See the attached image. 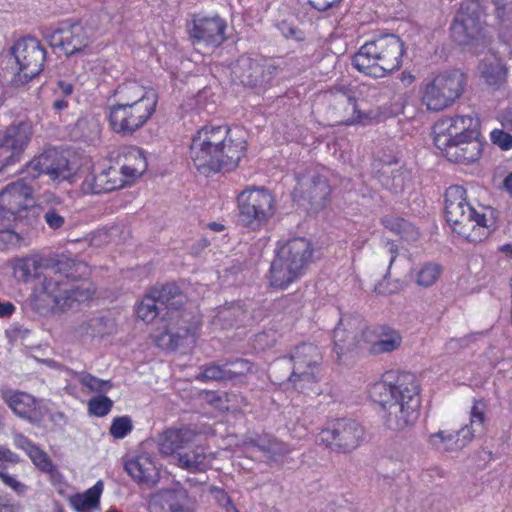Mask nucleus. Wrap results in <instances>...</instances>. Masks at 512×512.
Listing matches in <instances>:
<instances>
[{
  "instance_id": "nucleus-1",
  "label": "nucleus",
  "mask_w": 512,
  "mask_h": 512,
  "mask_svg": "<svg viewBox=\"0 0 512 512\" xmlns=\"http://www.w3.org/2000/svg\"><path fill=\"white\" fill-rule=\"evenodd\" d=\"M246 151V132L224 125L204 126L193 136L190 158L205 175L237 167Z\"/></svg>"
},
{
  "instance_id": "nucleus-2",
  "label": "nucleus",
  "mask_w": 512,
  "mask_h": 512,
  "mask_svg": "<svg viewBox=\"0 0 512 512\" xmlns=\"http://www.w3.org/2000/svg\"><path fill=\"white\" fill-rule=\"evenodd\" d=\"M420 385L408 372H389L371 388V397L385 411V423L391 430L411 427L419 417Z\"/></svg>"
},
{
  "instance_id": "nucleus-3",
  "label": "nucleus",
  "mask_w": 512,
  "mask_h": 512,
  "mask_svg": "<svg viewBox=\"0 0 512 512\" xmlns=\"http://www.w3.org/2000/svg\"><path fill=\"white\" fill-rule=\"evenodd\" d=\"M112 97L107 108L108 122L115 133L124 136H131L146 125L158 104L156 90L136 81L119 84Z\"/></svg>"
},
{
  "instance_id": "nucleus-4",
  "label": "nucleus",
  "mask_w": 512,
  "mask_h": 512,
  "mask_svg": "<svg viewBox=\"0 0 512 512\" xmlns=\"http://www.w3.org/2000/svg\"><path fill=\"white\" fill-rule=\"evenodd\" d=\"M87 274L88 267L84 263L62 256L44 268L42 292L53 307L60 310L70 308L74 302L87 301L95 294L91 283H77Z\"/></svg>"
},
{
  "instance_id": "nucleus-5",
  "label": "nucleus",
  "mask_w": 512,
  "mask_h": 512,
  "mask_svg": "<svg viewBox=\"0 0 512 512\" xmlns=\"http://www.w3.org/2000/svg\"><path fill=\"white\" fill-rule=\"evenodd\" d=\"M487 208L478 209L467 201L466 190L459 185L445 192V217L454 232L471 242H481L492 231V223L486 217Z\"/></svg>"
},
{
  "instance_id": "nucleus-6",
  "label": "nucleus",
  "mask_w": 512,
  "mask_h": 512,
  "mask_svg": "<svg viewBox=\"0 0 512 512\" xmlns=\"http://www.w3.org/2000/svg\"><path fill=\"white\" fill-rule=\"evenodd\" d=\"M404 43L394 34L381 35L360 47L352 59L361 73L382 78L402 65Z\"/></svg>"
},
{
  "instance_id": "nucleus-7",
  "label": "nucleus",
  "mask_w": 512,
  "mask_h": 512,
  "mask_svg": "<svg viewBox=\"0 0 512 512\" xmlns=\"http://www.w3.org/2000/svg\"><path fill=\"white\" fill-rule=\"evenodd\" d=\"M198 434L190 428H170L159 438V451L164 456H172L173 463L189 472H202L208 469L214 459L202 445L196 442Z\"/></svg>"
},
{
  "instance_id": "nucleus-8",
  "label": "nucleus",
  "mask_w": 512,
  "mask_h": 512,
  "mask_svg": "<svg viewBox=\"0 0 512 512\" xmlns=\"http://www.w3.org/2000/svg\"><path fill=\"white\" fill-rule=\"evenodd\" d=\"M289 359L292 370L285 380H276L284 383L299 393L306 395H319L321 381L323 354L320 348L313 343H302L291 349Z\"/></svg>"
},
{
  "instance_id": "nucleus-9",
  "label": "nucleus",
  "mask_w": 512,
  "mask_h": 512,
  "mask_svg": "<svg viewBox=\"0 0 512 512\" xmlns=\"http://www.w3.org/2000/svg\"><path fill=\"white\" fill-rule=\"evenodd\" d=\"M144 152L139 148H131L126 155V162L120 168L108 167L89 173L81 184L85 194H100L124 187L140 177L147 169Z\"/></svg>"
},
{
  "instance_id": "nucleus-10",
  "label": "nucleus",
  "mask_w": 512,
  "mask_h": 512,
  "mask_svg": "<svg viewBox=\"0 0 512 512\" xmlns=\"http://www.w3.org/2000/svg\"><path fill=\"white\" fill-rule=\"evenodd\" d=\"M311 243L303 237L287 241L277 252L270 268V284L284 289L304 274L312 258Z\"/></svg>"
},
{
  "instance_id": "nucleus-11",
  "label": "nucleus",
  "mask_w": 512,
  "mask_h": 512,
  "mask_svg": "<svg viewBox=\"0 0 512 512\" xmlns=\"http://www.w3.org/2000/svg\"><path fill=\"white\" fill-rule=\"evenodd\" d=\"M485 432V404L475 401L470 411V422L456 432L440 430L428 436L429 445L440 452H456Z\"/></svg>"
},
{
  "instance_id": "nucleus-12",
  "label": "nucleus",
  "mask_w": 512,
  "mask_h": 512,
  "mask_svg": "<svg viewBox=\"0 0 512 512\" xmlns=\"http://www.w3.org/2000/svg\"><path fill=\"white\" fill-rule=\"evenodd\" d=\"M465 75L457 69L437 74L425 84L422 103L429 111H441L451 106L463 93Z\"/></svg>"
},
{
  "instance_id": "nucleus-13",
  "label": "nucleus",
  "mask_w": 512,
  "mask_h": 512,
  "mask_svg": "<svg viewBox=\"0 0 512 512\" xmlns=\"http://www.w3.org/2000/svg\"><path fill=\"white\" fill-rule=\"evenodd\" d=\"M96 28L88 23H63L46 34V40L53 48H59L67 56L91 53L96 39Z\"/></svg>"
},
{
  "instance_id": "nucleus-14",
  "label": "nucleus",
  "mask_w": 512,
  "mask_h": 512,
  "mask_svg": "<svg viewBox=\"0 0 512 512\" xmlns=\"http://www.w3.org/2000/svg\"><path fill=\"white\" fill-rule=\"evenodd\" d=\"M239 221L253 230L274 214V199L264 188H249L238 195Z\"/></svg>"
},
{
  "instance_id": "nucleus-15",
  "label": "nucleus",
  "mask_w": 512,
  "mask_h": 512,
  "mask_svg": "<svg viewBox=\"0 0 512 512\" xmlns=\"http://www.w3.org/2000/svg\"><path fill=\"white\" fill-rule=\"evenodd\" d=\"M364 428L355 420L338 419L321 429L316 441L336 451L348 453L364 440Z\"/></svg>"
},
{
  "instance_id": "nucleus-16",
  "label": "nucleus",
  "mask_w": 512,
  "mask_h": 512,
  "mask_svg": "<svg viewBox=\"0 0 512 512\" xmlns=\"http://www.w3.org/2000/svg\"><path fill=\"white\" fill-rule=\"evenodd\" d=\"M18 65L16 84H25L43 70L46 52L40 42L32 37L19 39L12 48Z\"/></svg>"
},
{
  "instance_id": "nucleus-17",
  "label": "nucleus",
  "mask_w": 512,
  "mask_h": 512,
  "mask_svg": "<svg viewBox=\"0 0 512 512\" xmlns=\"http://www.w3.org/2000/svg\"><path fill=\"white\" fill-rule=\"evenodd\" d=\"M478 128L479 119L472 114L444 117L433 127L435 146L440 150L450 143L473 137L474 133L479 132Z\"/></svg>"
},
{
  "instance_id": "nucleus-18",
  "label": "nucleus",
  "mask_w": 512,
  "mask_h": 512,
  "mask_svg": "<svg viewBox=\"0 0 512 512\" xmlns=\"http://www.w3.org/2000/svg\"><path fill=\"white\" fill-rule=\"evenodd\" d=\"M331 189L325 177L309 172L298 177L293 190V199L299 205H309L311 210L322 209L330 195Z\"/></svg>"
},
{
  "instance_id": "nucleus-19",
  "label": "nucleus",
  "mask_w": 512,
  "mask_h": 512,
  "mask_svg": "<svg viewBox=\"0 0 512 512\" xmlns=\"http://www.w3.org/2000/svg\"><path fill=\"white\" fill-rule=\"evenodd\" d=\"M76 171L68 159L55 149L45 151L27 165V174L35 179L40 174L48 175L53 181H70Z\"/></svg>"
},
{
  "instance_id": "nucleus-20",
  "label": "nucleus",
  "mask_w": 512,
  "mask_h": 512,
  "mask_svg": "<svg viewBox=\"0 0 512 512\" xmlns=\"http://www.w3.org/2000/svg\"><path fill=\"white\" fill-rule=\"evenodd\" d=\"M231 72L234 80L244 86L256 87L269 83L276 73V67L262 57L243 55L232 66Z\"/></svg>"
},
{
  "instance_id": "nucleus-21",
  "label": "nucleus",
  "mask_w": 512,
  "mask_h": 512,
  "mask_svg": "<svg viewBox=\"0 0 512 512\" xmlns=\"http://www.w3.org/2000/svg\"><path fill=\"white\" fill-rule=\"evenodd\" d=\"M187 29L194 44L219 46L225 40L226 22L217 14H194Z\"/></svg>"
},
{
  "instance_id": "nucleus-22",
  "label": "nucleus",
  "mask_w": 512,
  "mask_h": 512,
  "mask_svg": "<svg viewBox=\"0 0 512 512\" xmlns=\"http://www.w3.org/2000/svg\"><path fill=\"white\" fill-rule=\"evenodd\" d=\"M177 296H179V289L173 284L152 288L138 304L137 317L145 323L153 322L158 317L162 306L169 309L179 303V301L171 302Z\"/></svg>"
},
{
  "instance_id": "nucleus-23",
  "label": "nucleus",
  "mask_w": 512,
  "mask_h": 512,
  "mask_svg": "<svg viewBox=\"0 0 512 512\" xmlns=\"http://www.w3.org/2000/svg\"><path fill=\"white\" fill-rule=\"evenodd\" d=\"M32 135L29 123L10 126L0 135V170L12 164L22 154Z\"/></svg>"
},
{
  "instance_id": "nucleus-24",
  "label": "nucleus",
  "mask_w": 512,
  "mask_h": 512,
  "mask_svg": "<svg viewBox=\"0 0 512 512\" xmlns=\"http://www.w3.org/2000/svg\"><path fill=\"white\" fill-rule=\"evenodd\" d=\"M362 342L371 355H381L399 349L402 336L399 331L388 326L370 327L362 332Z\"/></svg>"
},
{
  "instance_id": "nucleus-25",
  "label": "nucleus",
  "mask_w": 512,
  "mask_h": 512,
  "mask_svg": "<svg viewBox=\"0 0 512 512\" xmlns=\"http://www.w3.org/2000/svg\"><path fill=\"white\" fill-rule=\"evenodd\" d=\"M34 185L24 178L5 187L0 193V214L8 212L16 215L33 204Z\"/></svg>"
},
{
  "instance_id": "nucleus-26",
  "label": "nucleus",
  "mask_w": 512,
  "mask_h": 512,
  "mask_svg": "<svg viewBox=\"0 0 512 512\" xmlns=\"http://www.w3.org/2000/svg\"><path fill=\"white\" fill-rule=\"evenodd\" d=\"M365 325L358 316L344 315L334 329L333 340L337 354L344 353L362 342Z\"/></svg>"
},
{
  "instance_id": "nucleus-27",
  "label": "nucleus",
  "mask_w": 512,
  "mask_h": 512,
  "mask_svg": "<svg viewBox=\"0 0 512 512\" xmlns=\"http://www.w3.org/2000/svg\"><path fill=\"white\" fill-rule=\"evenodd\" d=\"M469 7L462 4L451 25V37L459 45H472L481 35L478 16L468 12Z\"/></svg>"
},
{
  "instance_id": "nucleus-28",
  "label": "nucleus",
  "mask_w": 512,
  "mask_h": 512,
  "mask_svg": "<svg viewBox=\"0 0 512 512\" xmlns=\"http://www.w3.org/2000/svg\"><path fill=\"white\" fill-rule=\"evenodd\" d=\"M151 512H191V503L188 492L177 486L161 489L151 496Z\"/></svg>"
},
{
  "instance_id": "nucleus-29",
  "label": "nucleus",
  "mask_w": 512,
  "mask_h": 512,
  "mask_svg": "<svg viewBox=\"0 0 512 512\" xmlns=\"http://www.w3.org/2000/svg\"><path fill=\"white\" fill-rule=\"evenodd\" d=\"M482 150L483 144L479 140V132L474 133L473 137H466L440 149L449 161L464 164L477 161L482 154Z\"/></svg>"
},
{
  "instance_id": "nucleus-30",
  "label": "nucleus",
  "mask_w": 512,
  "mask_h": 512,
  "mask_svg": "<svg viewBox=\"0 0 512 512\" xmlns=\"http://www.w3.org/2000/svg\"><path fill=\"white\" fill-rule=\"evenodd\" d=\"M3 399L9 408L20 418L30 422H37L41 414L37 409L38 401L30 394L20 391H6Z\"/></svg>"
},
{
  "instance_id": "nucleus-31",
  "label": "nucleus",
  "mask_w": 512,
  "mask_h": 512,
  "mask_svg": "<svg viewBox=\"0 0 512 512\" xmlns=\"http://www.w3.org/2000/svg\"><path fill=\"white\" fill-rule=\"evenodd\" d=\"M197 331V325L181 326L176 331L168 329L156 335L155 342L157 346L167 350H174L182 346L190 347L195 344Z\"/></svg>"
},
{
  "instance_id": "nucleus-32",
  "label": "nucleus",
  "mask_w": 512,
  "mask_h": 512,
  "mask_svg": "<svg viewBox=\"0 0 512 512\" xmlns=\"http://www.w3.org/2000/svg\"><path fill=\"white\" fill-rule=\"evenodd\" d=\"M125 471L138 483L154 481L157 469L148 454H138L127 458L124 462Z\"/></svg>"
},
{
  "instance_id": "nucleus-33",
  "label": "nucleus",
  "mask_w": 512,
  "mask_h": 512,
  "mask_svg": "<svg viewBox=\"0 0 512 512\" xmlns=\"http://www.w3.org/2000/svg\"><path fill=\"white\" fill-rule=\"evenodd\" d=\"M242 445L246 449L256 448L270 461H277L279 457H282L291 451L287 444L270 437L246 439L243 441Z\"/></svg>"
},
{
  "instance_id": "nucleus-34",
  "label": "nucleus",
  "mask_w": 512,
  "mask_h": 512,
  "mask_svg": "<svg viewBox=\"0 0 512 512\" xmlns=\"http://www.w3.org/2000/svg\"><path fill=\"white\" fill-rule=\"evenodd\" d=\"M104 490V483L98 480L91 488L84 493H78L70 497V505L76 512H89L99 508L100 497Z\"/></svg>"
},
{
  "instance_id": "nucleus-35",
  "label": "nucleus",
  "mask_w": 512,
  "mask_h": 512,
  "mask_svg": "<svg viewBox=\"0 0 512 512\" xmlns=\"http://www.w3.org/2000/svg\"><path fill=\"white\" fill-rule=\"evenodd\" d=\"M482 78L493 87H500L506 79V68L496 57L485 59L479 66Z\"/></svg>"
},
{
  "instance_id": "nucleus-36",
  "label": "nucleus",
  "mask_w": 512,
  "mask_h": 512,
  "mask_svg": "<svg viewBox=\"0 0 512 512\" xmlns=\"http://www.w3.org/2000/svg\"><path fill=\"white\" fill-rule=\"evenodd\" d=\"M41 261L38 257H25L18 259L14 264V275L18 279L27 282L32 277L39 276Z\"/></svg>"
},
{
  "instance_id": "nucleus-37",
  "label": "nucleus",
  "mask_w": 512,
  "mask_h": 512,
  "mask_svg": "<svg viewBox=\"0 0 512 512\" xmlns=\"http://www.w3.org/2000/svg\"><path fill=\"white\" fill-rule=\"evenodd\" d=\"M442 267L436 263H425L415 270L414 278L417 285L430 287L439 279Z\"/></svg>"
},
{
  "instance_id": "nucleus-38",
  "label": "nucleus",
  "mask_w": 512,
  "mask_h": 512,
  "mask_svg": "<svg viewBox=\"0 0 512 512\" xmlns=\"http://www.w3.org/2000/svg\"><path fill=\"white\" fill-rule=\"evenodd\" d=\"M343 101L347 104V111H351V114L348 115L343 121L346 125L353 124H367L373 119H375V114L373 111H369L367 113H362L358 109L357 102L354 98L343 95Z\"/></svg>"
},
{
  "instance_id": "nucleus-39",
  "label": "nucleus",
  "mask_w": 512,
  "mask_h": 512,
  "mask_svg": "<svg viewBox=\"0 0 512 512\" xmlns=\"http://www.w3.org/2000/svg\"><path fill=\"white\" fill-rule=\"evenodd\" d=\"M74 375L79 383L83 387L87 388L90 392H107L112 388L110 381L97 378L90 373L75 372Z\"/></svg>"
},
{
  "instance_id": "nucleus-40",
  "label": "nucleus",
  "mask_w": 512,
  "mask_h": 512,
  "mask_svg": "<svg viewBox=\"0 0 512 512\" xmlns=\"http://www.w3.org/2000/svg\"><path fill=\"white\" fill-rule=\"evenodd\" d=\"M230 374L228 372V363L224 365H209L204 368V370L198 374L197 379L201 381L208 380H229Z\"/></svg>"
},
{
  "instance_id": "nucleus-41",
  "label": "nucleus",
  "mask_w": 512,
  "mask_h": 512,
  "mask_svg": "<svg viewBox=\"0 0 512 512\" xmlns=\"http://www.w3.org/2000/svg\"><path fill=\"white\" fill-rule=\"evenodd\" d=\"M80 335L102 337L106 334V324L101 317H94L83 323L78 330Z\"/></svg>"
},
{
  "instance_id": "nucleus-42",
  "label": "nucleus",
  "mask_w": 512,
  "mask_h": 512,
  "mask_svg": "<svg viewBox=\"0 0 512 512\" xmlns=\"http://www.w3.org/2000/svg\"><path fill=\"white\" fill-rule=\"evenodd\" d=\"M113 402L106 396H98L90 399L88 402L89 413L97 417L106 416L111 408Z\"/></svg>"
},
{
  "instance_id": "nucleus-43",
  "label": "nucleus",
  "mask_w": 512,
  "mask_h": 512,
  "mask_svg": "<svg viewBox=\"0 0 512 512\" xmlns=\"http://www.w3.org/2000/svg\"><path fill=\"white\" fill-rule=\"evenodd\" d=\"M28 457L31 459L33 464L44 472H51L53 470V464L46 452L41 450L38 446H35Z\"/></svg>"
},
{
  "instance_id": "nucleus-44",
  "label": "nucleus",
  "mask_w": 512,
  "mask_h": 512,
  "mask_svg": "<svg viewBox=\"0 0 512 512\" xmlns=\"http://www.w3.org/2000/svg\"><path fill=\"white\" fill-rule=\"evenodd\" d=\"M132 430V423L128 417L115 418L110 427V434L117 439H123Z\"/></svg>"
},
{
  "instance_id": "nucleus-45",
  "label": "nucleus",
  "mask_w": 512,
  "mask_h": 512,
  "mask_svg": "<svg viewBox=\"0 0 512 512\" xmlns=\"http://www.w3.org/2000/svg\"><path fill=\"white\" fill-rule=\"evenodd\" d=\"M229 380L253 372V364L246 359H238L228 363Z\"/></svg>"
},
{
  "instance_id": "nucleus-46",
  "label": "nucleus",
  "mask_w": 512,
  "mask_h": 512,
  "mask_svg": "<svg viewBox=\"0 0 512 512\" xmlns=\"http://www.w3.org/2000/svg\"><path fill=\"white\" fill-rule=\"evenodd\" d=\"M21 236L13 230H0V250H9L20 245Z\"/></svg>"
},
{
  "instance_id": "nucleus-47",
  "label": "nucleus",
  "mask_w": 512,
  "mask_h": 512,
  "mask_svg": "<svg viewBox=\"0 0 512 512\" xmlns=\"http://www.w3.org/2000/svg\"><path fill=\"white\" fill-rule=\"evenodd\" d=\"M490 138L493 144L499 146L502 150H509L512 148V136L500 129H494L490 133Z\"/></svg>"
},
{
  "instance_id": "nucleus-48",
  "label": "nucleus",
  "mask_w": 512,
  "mask_h": 512,
  "mask_svg": "<svg viewBox=\"0 0 512 512\" xmlns=\"http://www.w3.org/2000/svg\"><path fill=\"white\" fill-rule=\"evenodd\" d=\"M382 224L389 230L394 233L403 236V231L406 230L410 225L403 219L394 218V217H384L382 219Z\"/></svg>"
},
{
  "instance_id": "nucleus-49",
  "label": "nucleus",
  "mask_w": 512,
  "mask_h": 512,
  "mask_svg": "<svg viewBox=\"0 0 512 512\" xmlns=\"http://www.w3.org/2000/svg\"><path fill=\"white\" fill-rule=\"evenodd\" d=\"M44 220L51 229H59L65 223V218L56 209L46 211Z\"/></svg>"
},
{
  "instance_id": "nucleus-50",
  "label": "nucleus",
  "mask_w": 512,
  "mask_h": 512,
  "mask_svg": "<svg viewBox=\"0 0 512 512\" xmlns=\"http://www.w3.org/2000/svg\"><path fill=\"white\" fill-rule=\"evenodd\" d=\"M13 443L16 448L23 450L27 455L36 446L26 436L19 433L14 435Z\"/></svg>"
},
{
  "instance_id": "nucleus-51",
  "label": "nucleus",
  "mask_w": 512,
  "mask_h": 512,
  "mask_svg": "<svg viewBox=\"0 0 512 512\" xmlns=\"http://www.w3.org/2000/svg\"><path fill=\"white\" fill-rule=\"evenodd\" d=\"M0 479L3 481V483L10 488H12L16 492H23L25 490V485L21 482L17 481L13 476L0 471Z\"/></svg>"
},
{
  "instance_id": "nucleus-52",
  "label": "nucleus",
  "mask_w": 512,
  "mask_h": 512,
  "mask_svg": "<svg viewBox=\"0 0 512 512\" xmlns=\"http://www.w3.org/2000/svg\"><path fill=\"white\" fill-rule=\"evenodd\" d=\"M309 4L318 11H325L338 5L341 0H308Z\"/></svg>"
},
{
  "instance_id": "nucleus-53",
  "label": "nucleus",
  "mask_w": 512,
  "mask_h": 512,
  "mask_svg": "<svg viewBox=\"0 0 512 512\" xmlns=\"http://www.w3.org/2000/svg\"><path fill=\"white\" fill-rule=\"evenodd\" d=\"M0 462H19V456L9 448L0 446Z\"/></svg>"
},
{
  "instance_id": "nucleus-54",
  "label": "nucleus",
  "mask_w": 512,
  "mask_h": 512,
  "mask_svg": "<svg viewBox=\"0 0 512 512\" xmlns=\"http://www.w3.org/2000/svg\"><path fill=\"white\" fill-rule=\"evenodd\" d=\"M16 310L15 305L9 301H0V317H10Z\"/></svg>"
},
{
  "instance_id": "nucleus-55",
  "label": "nucleus",
  "mask_w": 512,
  "mask_h": 512,
  "mask_svg": "<svg viewBox=\"0 0 512 512\" xmlns=\"http://www.w3.org/2000/svg\"><path fill=\"white\" fill-rule=\"evenodd\" d=\"M213 495H214V498L217 499V501L220 503V505L227 506L230 504V498L223 489H220V488L214 489Z\"/></svg>"
},
{
  "instance_id": "nucleus-56",
  "label": "nucleus",
  "mask_w": 512,
  "mask_h": 512,
  "mask_svg": "<svg viewBox=\"0 0 512 512\" xmlns=\"http://www.w3.org/2000/svg\"><path fill=\"white\" fill-rule=\"evenodd\" d=\"M387 248H388V252L390 254V260H389V266H388V270L390 271L393 264L395 263L396 261V258H397V255H398V251H397V247L393 244V243H387Z\"/></svg>"
},
{
  "instance_id": "nucleus-57",
  "label": "nucleus",
  "mask_w": 512,
  "mask_h": 512,
  "mask_svg": "<svg viewBox=\"0 0 512 512\" xmlns=\"http://www.w3.org/2000/svg\"><path fill=\"white\" fill-rule=\"evenodd\" d=\"M58 87L62 94L65 96H69L74 92V86L73 84L67 82V81H59Z\"/></svg>"
},
{
  "instance_id": "nucleus-58",
  "label": "nucleus",
  "mask_w": 512,
  "mask_h": 512,
  "mask_svg": "<svg viewBox=\"0 0 512 512\" xmlns=\"http://www.w3.org/2000/svg\"><path fill=\"white\" fill-rule=\"evenodd\" d=\"M206 97H207V91H206V90L201 91V92H200V93H198V95L196 96L195 101H196V104H197V106H198V108H199V109L204 108V106H203V104H202V101H203L204 99H206Z\"/></svg>"
},
{
  "instance_id": "nucleus-59",
  "label": "nucleus",
  "mask_w": 512,
  "mask_h": 512,
  "mask_svg": "<svg viewBox=\"0 0 512 512\" xmlns=\"http://www.w3.org/2000/svg\"><path fill=\"white\" fill-rule=\"evenodd\" d=\"M504 188L512 194V172L509 173L504 179Z\"/></svg>"
},
{
  "instance_id": "nucleus-60",
  "label": "nucleus",
  "mask_w": 512,
  "mask_h": 512,
  "mask_svg": "<svg viewBox=\"0 0 512 512\" xmlns=\"http://www.w3.org/2000/svg\"><path fill=\"white\" fill-rule=\"evenodd\" d=\"M500 251L512 258V243L502 245Z\"/></svg>"
},
{
  "instance_id": "nucleus-61",
  "label": "nucleus",
  "mask_w": 512,
  "mask_h": 512,
  "mask_svg": "<svg viewBox=\"0 0 512 512\" xmlns=\"http://www.w3.org/2000/svg\"><path fill=\"white\" fill-rule=\"evenodd\" d=\"M283 34H284L286 37L296 36V29H295V28H292V27H286V25H284V26H283Z\"/></svg>"
},
{
  "instance_id": "nucleus-62",
  "label": "nucleus",
  "mask_w": 512,
  "mask_h": 512,
  "mask_svg": "<svg viewBox=\"0 0 512 512\" xmlns=\"http://www.w3.org/2000/svg\"><path fill=\"white\" fill-rule=\"evenodd\" d=\"M209 227L214 230V231H222L224 226L222 224H219V223H211L209 224Z\"/></svg>"
},
{
  "instance_id": "nucleus-63",
  "label": "nucleus",
  "mask_w": 512,
  "mask_h": 512,
  "mask_svg": "<svg viewBox=\"0 0 512 512\" xmlns=\"http://www.w3.org/2000/svg\"><path fill=\"white\" fill-rule=\"evenodd\" d=\"M55 108L57 109H63L67 106V102L64 100L56 101L54 104Z\"/></svg>"
},
{
  "instance_id": "nucleus-64",
  "label": "nucleus",
  "mask_w": 512,
  "mask_h": 512,
  "mask_svg": "<svg viewBox=\"0 0 512 512\" xmlns=\"http://www.w3.org/2000/svg\"><path fill=\"white\" fill-rule=\"evenodd\" d=\"M505 121H507L512 129V115L511 116H506L505 117Z\"/></svg>"
}]
</instances>
